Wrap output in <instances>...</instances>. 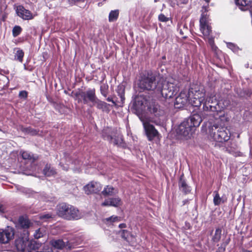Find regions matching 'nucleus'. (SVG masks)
<instances>
[{
    "label": "nucleus",
    "mask_w": 252,
    "mask_h": 252,
    "mask_svg": "<svg viewBox=\"0 0 252 252\" xmlns=\"http://www.w3.org/2000/svg\"><path fill=\"white\" fill-rule=\"evenodd\" d=\"M186 121L195 129V128L198 126L202 120L201 116L198 114H194Z\"/></svg>",
    "instance_id": "nucleus-16"
},
{
    "label": "nucleus",
    "mask_w": 252,
    "mask_h": 252,
    "mask_svg": "<svg viewBox=\"0 0 252 252\" xmlns=\"http://www.w3.org/2000/svg\"><path fill=\"white\" fill-rule=\"evenodd\" d=\"M44 232L40 229L36 230L34 233V237L35 239H38L42 237L44 235Z\"/></svg>",
    "instance_id": "nucleus-34"
},
{
    "label": "nucleus",
    "mask_w": 252,
    "mask_h": 252,
    "mask_svg": "<svg viewBox=\"0 0 252 252\" xmlns=\"http://www.w3.org/2000/svg\"><path fill=\"white\" fill-rule=\"evenodd\" d=\"M119 15V10H114L110 11L109 14V22H114L117 20Z\"/></svg>",
    "instance_id": "nucleus-25"
},
{
    "label": "nucleus",
    "mask_w": 252,
    "mask_h": 252,
    "mask_svg": "<svg viewBox=\"0 0 252 252\" xmlns=\"http://www.w3.org/2000/svg\"><path fill=\"white\" fill-rule=\"evenodd\" d=\"M215 193V195L213 199V202L215 204V205L217 206L219 205L222 201V199L221 197H220L219 194L218 192H214Z\"/></svg>",
    "instance_id": "nucleus-30"
},
{
    "label": "nucleus",
    "mask_w": 252,
    "mask_h": 252,
    "mask_svg": "<svg viewBox=\"0 0 252 252\" xmlns=\"http://www.w3.org/2000/svg\"><path fill=\"white\" fill-rule=\"evenodd\" d=\"M71 160V159L70 156L69 155H65V161L67 163H66V166H63V170L67 171L68 169V168H69L68 163H70Z\"/></svg>",
    "instance_id": "nucleus-36"
},
{
    "label": "nucleus",
    "mask_w": 252,
    "mask_h": 252,
    "mask_svg": "<svg viewBox=\"0 0 252 252\" xmlns=\"http://www.w3.org/2000/svg\"><path fill=\"white\" fill-rule=\"evenodd\" d=\"M2 209V205L0 204V211Z\"/></svg>",
    "instance_id": "nucleus-47"
},
{
    "label": "nucleus",
    "mask_w": 252,
    "mask_h": 252,
    "mask_svg": "<svg viewBox=\"0 0 252 252\" xmlns=\"http://www.w3.org/2000/svg\"><path fill=\"white\" fill-rule=\"evenodd\" d=\"M30 225L31 222L28 219L24 217H20L18 219L16 227L19 229H23V232L24 234V231L27 230Z\"/></svg>",
    "instance_id": "nucleus-17"
},
{
    "label": "nucleus",
    "mask_w": 252,
    "mask_h": 252,
    "mask_svg": "<svg viewBox=\"0 0 252 252\" xmlns=\"http://www.w3.org/2000/svg\"><path fill=\"white\" fill-rule=\"evenodd\" d=\"M107 100L109 102H112L113 104H114L115 105H116V103L115 102V101L113 100V98L110 97H108L107 98Z\"/></svg>",
    "instance_id": "nucleus-44"
},
{
    "label": "nucleus",
    "mask_w": 252,
    "mask_h": 252,
    "mask_svg": "<svg viewBox=\"0 0 252 252\" xmlns=\"http://www.w3.org/2000/svg\"><path fill=\"white\" fill-rule=\"evenodd\" d=\"M221 230L220 228H218L216 229L214 235L212 238V241L214 242H218L221 238Z\"/></svg>",
    "instance_id": "nucleus-27"
},
{
    "label": "nucleus",
    "mask_w": 252,
    "mask_h": 252,
    "mask_svg": "<svg viewBox=\"0 0 252 252\" xmlns=\"http://www.w3.org/2000/svg\"><path fill=\"white\" fill-rule=\"evenodd\" d=\"M24 53L22 50L19 49L15 54V58L20 62H22Z\"/></svg>",
    "instance_id": "nucleus-32"
},
{
    "label": "nucleus",
    "mask_w": 252,
    "mask_h": 252,
    "mask_svg": "<svg viewBox=\"0 0 252 252\" xmlns=\"http://www.w3.org/2000/svg\"><path fill=\"white\" fill-rule=\"evenodd\" d=\"M208 133L215 141L219 142L226 141L229 139V130L224 127L219 126L216 124L209 122L207 124Z\"/></svg>",
    "instance_id": "nucleus-3"
},
{
    "label": "nucleus",
    "mask_w": 252,
    "mask_h": 252,
    "mask_svg": "<svg viewBox=\"0 0 252 252\" xmlns=\"http://www.w3.org/2000/svg\"><path fill=\"white\" fill-rule=\"evenodd\" d=\"M207 2H209L210 0H205Z\"/></svg>",
    "instance_id": "nucleus-49"
},
{
    "label": "nucleus",
    "mask_w": 252,
    "mask_h": 252,
    "mask_svg": "<svg viewBox=\"0 0 252 252\" xmlns=\"http://www.w3.org/2000/svg\"><path fill=\"white\" fill-rule=\"evenodd\" d=\"M140 119L143 123L144 130L148 140L149 141H152L154 138L158 135V130L149 122L144 121L141 119Z\"/></svg>",
    "instance_id": "nucleus-11"
},
{
    "label": "nucleus",
    "mask_w": 252,
    "mask_h": 252,
    "mask_svg": "<svg viewBox=\"0 0 252 252\" xmlns=\"http://www.w3.org/2000/svg\"><path fill=\"white\" fill-rule=\"evenodd\" d=\"M158 107L157 105H154L153 107L150 105L149 104V108H147V110L150 111L151 113L155 114V115H158V114H157L158 112Z\"/></svg>",
    "instance_id": "nucleus-35"
},
{
    "label": "nucleus",
    "mask_w": 252,
    "mask_h": 252,
    "mask_svg": "<svg viewBox=\"0 0 252 252\" xmlns=\"http://www.w3.org/2000/svg\"><path fill=\"white\" fill-rule=\"evenodd\" d=\"M114 188L111 187L107 186L102 191V193L105 195H111L113 193Z\"/></svg>",
    "instance_id": "nucleus-29"
},
{
    "label": "nucleus",
    "mask_w": 252,
    "mask_h": 252,
    "mask_svg": "<svg viewBox=\"0 0 252 252\" xmlns=\"http://www.w3.org/2000/svg\"><path fill=\"white\" fill-rule=\"evenodd\" d=\"M94 106H96V108L98 109H100L103 111H109V104L107 103L102 101L99 99L97 97L95 99L94 103L93 104Z\"/></svg>",
    "instance_id": "nucleus-20"
},
{
    "label": "nucleus",
    "mask_w": 252,
    "mask_h": 252,
    "mask_svg": "<svg viewBox=\"0 0 252 252\" xmlns=\"http://www.w3.org/2000/svg\"><path fill=\"white\" fill-rule=\"evenodd\" d=\"M29 232L28 230H25L23 236L19 237L15 241V246L19 251H29L30 249L38 248L37 243L35 241H29Z\"/></svg>",
    "instance_id": "nucleus-6"
},
{
    "label": "nucleus",
    "mask_w": 252,
    "mask_h": 252,
    "mask_svg": "<svg viewBox=\"0 0 252 252\" xmlns=\"http://www.w3.org/2000/svg\"><path fill=\"white\" fill-rule=\"evenodd\" d=\"M101 94L106 97L108 94V86L106 83H103L100 87Z\"/></svg>",
    "instance_id": "nucleus-28"
},
{
    "label": "nucleus",
    "mask_w": 252,
    "mask_h": 252,
    "mask_svg": "<svg viewBox=\"0 0 252 252\" xmlns=\"http://www.w3.org/2000/svg\"><path fill=\"white\" fill-rule=\"evenodd\" d=\"M14 235V229L8 226L5 229H0V243L6 244L13 239Z\"/></svg>",
    "instance_id": "nucleus-12"
},
{
    "label": "nucleus",
    "mask_w": 252,
    "mask_h": 252,
    "mask_svg": "<svg viewBox=\"0 0 252 252\" xmlns=\"http://www.w3.org/2000/svg\"><path fill=\"white\" fill-rule=\"evenodd\" d=\"M226 151L234 157H241L243 156L235 143H228L225 147Z\"/></svg>",
    "instance_id": "nucleus-15"
},
{
    "label": "nucleus",
    "mask_w": 252,
    "mask_h": 252,
    "mask_svg": "<svg viewBox=\"0 0 252 252\" xmlns=\"http://www.w3.org/2000/svg\"><path fill=\"white\" fill-rule=\"evenodd\" d=\"M22 32V28L19 26H15L12 30V35L14 37L19 35Z\"/></svg>",
    "instance_id": "nucleus-31"
},
{
    "label": "nucleus",
    "mask_w": 252,
    "mask_h": 252,
    "mask_svg": "<svg viewBox=\"0 0 252 252\" xmlns=\"http://www.w3.org/2000/svg\"><path fill=\"white\" fill-rule=\"evenodd\" d=\"M179 189L185 194H188L191 191V188L187 183L183 176L180 177L178 183Z\"/></svg>",
    "instance_id": "nucleus-18"
},
{
    "label": "nucleus",
    "mask_w": 252,
    "mask_h": 252,
    "mask_svg": "<svg viewBox=\"0 0 252 252\" xmlns=\"http://www.w3.org/2000/svg\"><path fill=\"white\" fill-rule=\"evenodd\" d=\"M195 130L189 122L185 120L179 126L177 132L179 135L188 139L191 137Z\"/></svg>",
    "instance_id": "nucleus-10"
},
{
    "label": "nucleus",
    "mask_w": 252,
    "mask_h": 252,
    "mask_svg": "<svg viewBox=\"0 0 252 252\" xmlns=\"http://www.w3.org/2000/svg\"><path fill=\"white\" fill-rule=\"evenodd\" d=\"M16 13L20 17L25 20L32 19L34 17L30 10L26 9L22 5L17 7Z\"/></svg>",
    "instance_id": "nucleus-14"
},
{
    "label": "nucleus",
    "mask_w": 252,
    "mask_h": 252,
    "mask_svg": "<svg viewBox=\"0 0 252 252\" xmlns=\"http://www.w3.org/2000/svg\"><path fill=\"white\" fill-rule=\"evenodd\" d=\"M158 20L162 22H166L169 21V18L166 17L164 14H160L158 15Z\"/></svg>",
    "instance_id": "nucleus-37"
},
{
    "label": "nucleus",
    "mask_w": 252,
    "mask_h": 252,
    "mask_svg": "<svg viewBox=\"0 0 252 252\" xmlns=\"http://www.w3.org/2000/svg\"><path fill=\"white\" fill-rule=\"evenodd\" d=\"M106 221H112L113 222L117 221L119 220V218L117 216H111L109 218L106 219Z\"/></svg>",
    "instance_id": "nucleus-40"
},
{
    "label": "nucleus",
    "mask_w": 252,
    "mask_h": 252,
    "mask_svg": "<svg viewBox=\"0 0 252 252\" xmlns=\"http://www.w3.org/2000/svg\"><path fill=\"white\" fill-rule=\"evenodd\" d=\"M35 252H51V249L49 248L48 246H44L42 250H37Z\"/></svg>",
    "instance_id": "nucleus-41"
},
{
    "label": "nucleus",
    "mask_w": 252,
    "mask_h": 252,
    "mask_svg": "<svg viewBox=\"0 0 252 252\" xmlns=\"http://www.w3.org/2000/svg\"><path fill=\"white\" fill-rule=\"evenodd\" d=\"M20 153L24 159L33 162L37 159V156H34L33 154L28 151H21Z\"/></svg>",
    "instance_id": "nucleus-23"
},
{
    "label": "nucleus",
    "mask_w": 252,
    "mask_h": 252,
    "mask_svg": "<svg viewBox=\"0 0 252 252\" xmlns=\"http://www.w3.org/2000/svg\"><path fill=\"white\" fill-rule=\"evenodd\" d=\"M49 244L55 249H63L65 247V243L62 239L51 240Z\"/></svg>",
    "instance_id": "nucleus-22"
},
{
    "label": "nucleus",
    "mask_w": 252,
    "mask_h": 252,
    "mask_svg": "<svg viewBox=\"0 0 252 252\" xmlns=\"http://www.w3.org/2000/svg\"><path fill=\"white\" fill-rule=\"evenodd\" d=\"M236 5L239 6L242 10H246L251 7L252 2L248 0H235Z\"/></svg>",
    "instance_id": "nucleus-21"
},
{
    "label": "nucleus",
    "mask_w": 252,
    "mask_h": 252,
    "mask_svg": "<svg viewBox=\"0 0 252 252\" xmlns=\"http://www.w3.org/2000/svg\"><path fill=\"white\" fill-rule=\"evenodd\" d=\"M40 219L42 220H46L48 219L52 218V216L50 214H42L39 217Z\"/></svg>",
    "instance_id": "nucleus-39"
},
{
    "label": "nucleus",
    "mask_w": 252,
    "mask_h": 252,
    "mask_svg": "<svg viewBox=\"0 0 252 252\" xmlns=\"http://www.w3.org/2000/svg\"><path fill=\"white\" fill-rule=\"evenodd\" d=\"M205 94V90L203 86L194 85L188 91H181L176 97L174 102L175 108H181L188 102L194 107H199L203 101V97Z\"/></svg>",
    "instance_id": "nucleus-2"
},
{
    "label": "nucleus",
    "mask_w": 252,
    "mask_h": 252,
    "mask_svg": "<svg viewBox=\"0 0 252 252\" xmlns=\"http://www.w3.org/2000/svg\"><path fill=\"white\" fill-rule=\"evenodd\" d=\"M205 95L203 97V101L201 103L203 104V109L204 111L221 112L223 109L222 106H220V103L217 99L216 95L213 93L208 95L205 99Z\"/></svg>",
    "instance_id": "nucleus-7"
},
{
    "label": "nucleus",
    "mask_w": 252,
    "mask_h": 252,
    "mask_svg": "<svg viewBox=\"0 0 252 252\" xmlns=\"http://www.w3.org/2000/svg\"><path fill=\"white\" fill-rule=\"evenodd\" d=\"M149 102L143 96H137L135 97L132 108L137 114H141L149 108Z\"/></svg>",
    "instance_id": "nucleus-9"
},
{
    "label": "nucleus",
    "mask_w": 252,
    "mask_h": 252,
    "mask_svg": "<svg viewBox=\"0 0 252 252\" xmlns=\"http://www.w3.org/2000/svg\"><path fill=\"white\" fill-rule=\"evenodd\" d=\"M62 163H63V161H62L61 162H60V164H61V165L62 166Z\"/></svg>",
    "instance_id": "nucleus-48"
},
{
    "label": "nucleus",
    "mask_w": 252,
    "mask_h": 252,
    "mask_svg": "<svg viewBox=\"0 0 252 252\" xmlns=\"http://www.w3.org/2000/svg\"><path fill=\"white\" fill-rule=\"evenodd\" d=\"M200 30L205 38L208 39V43L213 51L216 52L218 48L215 45L213 37L210 36L212 32V27L210 25L209 19L207 14L202 13L200 19Z\"/></svg>",
    "instance_id": "nucleus-5"
},
{
    "label": "nucleus",
    "mask_w": 252,
    "mask_h": 252,
    "mask_svg": "<svg viewBox=\"0 0 252 252\" xmlns=\"http://www.w3.org/2000/svg\"><path fill=\"white\" fill-rule=\"evenodd\" d=\"M43 173L47 176H51L56 174V171L53 168H51L50 165H46L43 169Z\"/></svg>",
    "instance_id": "nucleus-26"
},
{
    "label": "nucleus",
    "mask_w": 252,
    "mask_h": 252,
    "mask_svg": "<svg viewBox=\"0 0 252 252\" xmlns=\"http://www.w3.org/2000/svg\"><path fill=\"white\" fill-rule=\"evenodd\" d=\"M73 93L74 99L78 103L83 102L85 104H88L89 102L93 104L97 98L94 89H89L86 91L79 90Z\"/></svg>",
    "instance_id": "nucleus-8"
},
{
    "label": "nucleus",
    "mask_w": 252,
    "mask_h": 252,
    "mask_svg": "<svg viewBox=\"0 0 252 252\" xmlns=\"http://www.w3.org/2000/svg\"><path fill=\"white\" fill-rule=\"evenodd\" d=\"M117 93L119 96L120 99H121V102L122 103H123L124 100H125V88L123 85H119L118 86V88L117 89Z\"/></svg>",
    "instance_id": "nucleus-24"
},
{
    "label": "nucleus",
    "mask_w": 252,
    "mask_h": 252,
    "mask_svg": "<svg viewBox=\"0 0 252 252\" xmlns=\"http://www.w3.org/2000/svg\"><path fill=\"white\" fill-rule=\"evenodd\" d=\"M75 1H84L85 0H74Z\"/></svg>",
    "instance_id": "nucleus-46"
},
{
    "label": "nucleus",
    "mask_w": 252,
    "mask_h": 252,
    "mask_svg": "<svg viewBox=\"0 0 252 252\" xmlns=\"http://www.w3.org/2000/svg\"><path fill=\"white\" fill-rule=\"evenodd\" d=\"M24 131L28 133H31L33 135L36 134V131L35 130H32L30 128H26L24 129Z\"/></svg>",
    "instance_id": "nucleus-42"
},
{
    "label": "nucleus",
    "mask_w": 252,
    "mask_h": 252,
    "mask_svg": "<svg viewBox=\"0 0 252 252\" xmlns=\"http://www.w3.org/2000/svg\"><path fill=\"white\" fill-rule=\"evenodd\" d=\"M119 227L121 228L126 227V224L125 223H121L119 224Z\"/></svg>",
    "instance_id": "nucleus-45"
},
{
    "label": "nucleus",
    "mask_w": 252,
    "mask_h": 252,
    "mask_svg": "<svg viewBox=\"0 0 252 252\" xmlns=\"http://www.w3.org/2000/svg\"><path fill=\"white\" fill-rule=\"evenodd\" d=\"M121 204V200L120 198H111L105 200L102 203V206H111L118 207Z\"/></svg>",
    "instance_id": "nucleus-19"
},
{
    "label": "nucleus",
    "mask_w": 252,
    "mask_h": 252,
    "mask_svg": "<svg viewBox=\"0 0 252 252\" xmlns=\"http://www.w3.org/2000/svg\"><path fill=\"white\" fill-rule=\"evenodd\" d=\"M102 189L101 185L96 182H91L84 187V190L87 194L97 193Z\"/></svg>",
    "instance_id": "nucleus-13"
},
{
    "label": "nucleus",
    "mask_w": 252,
    "mask_h": 252,
    "mask_svg": "<svg viewBox=\"0 0 252 252\" xmlns=\"http://www.w3.org/2000/svg\"><path fill=\"white\" fill-rule=\"evenodd\" d=\"M172 81V79L166 81L163 79L157 81L154 74L148 73L141 76L138 86L141 91H154L167 99L172 97L179 91L178 87Z\"/></svg>",
    "instance_id": "nucleus-1"
},
{
    "label": "nucleus",
    "mask_w": 252,
    "mask_h": 252,
    "mask_svg": "<svg viewBox=\"0 0 252 252\" xmlns=\"http://www.w3.org/2000/svg\"><path fill=\"white\" fill-rule=\"evenodd\" d=\"M57 213L60 217L67 220H77L83 216L76 208L65 203L58 206Z\"/></svg>",
    "instance_id": "nucleus-4"
},
{
    "label": "nucleus",
    "mask_w": 252,
    "mask_h": 252,
    "mask_svg": "<svg viewBox=\"0 0 252 252\" xmlns=\"http://www.w3.org/2000/svg\"><path fill=\"white\" fill-rule=\"evenodd\" d=\"M129 234V232L126 230H123L121 231V236L125 240H126L128 235Z\"/></svg>",
    "instance_id": "nucleus-38"
},
{
    "label": "nucleus",
    "mask_w": 252,
    "mask_h": 252,
    "mask_svg": "<svg viewBox=\"0 0 252 252\" xmlns=\"http://www.w3.org/2000/svg\"><path fill=\"white\" fill-rule=\"evenodd\" d=\"M226 44L227 47L234 52H237L239 50L238 47L232 43L227 42Z\"/></svg>",
    "instance_id": "nucleus-33"
},
{
    "label": "nucleus",
    "mask_w": 252,
    "mask_h": 252,
    "mask_svg": "<svg viewBox=\"0 0 252 252\" xmlns=\"http://www.w3.org/2000/svg\"><path fill=\"white\" fill-rule=\"evenodd\" d=\"M19 96L21 97L26 98L27 97V92L26 91H21L19 93Z\"/></svg>",
    "instance_id": "nucleus-43"
}]
</instances>
